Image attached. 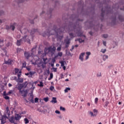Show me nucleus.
Instances as JSON below:
<instances>
[{
	"mask_svg": "<svg viewBox=\"0 0 124 124\" xmlns=\"http://www.w3.org/2000/svg\"><path fill=\"white\" fill-rule=\"evenodd\" d=\"M78 17L79 16L76 15H72L70 18L64 20L65 23L62 25V27L58 28L57 25H54L53 29L47 30L45 32V34L48 37L55 35V37L58 40H62L63 38V35H60L61 33H62L64 31H74L78 36H83V33L81 32V27L78 22L83 21V19H77Z\"/></svg>",
	"mask_w": 124,
	"mask_h": 124,
	"instance_id": "obj_1",
	"label": "nucleus"
},
{
	"mask_svg": "<svg viewBox=\"0 0 124 124\" xmlns=\"http://www.w3.org/2000/svg\"><path fill=\"white\" fill-rule=\"evenodd\" d=\"M110 1V0H104L103 3H98V5L99 6V9H101V20L102 22L104 19V15H106L107 16L112 14L111 16V23L113 25H116V21L117 20V15H119V13L116 12L113 13V11H117L121 6H119V4H116L113 5L112 10H111V7L108 5V2Z\"/></svg>",
	"mask_w": 124,
	"mask_h": 124,
	"instance_id": "obj_2",
	"label": "nucleus"
},
{
	"mask_svg": "<svg viewBox=\"0 0 124 124\" xmlns=\"http://www.w3.org/2000/svg\"><path fill=\"white\" fill-rule=\"evenodd\" d=\"M23 88H24L23 85L20 84L18 86L17 90H18L19 93L22 94V96L26 97L27 95H28V90H22Z\"/></svg>",
	"mask_w": 124,
	"mask_h": 124,
	"instance_id": "obj_3",
	"label": "nucleus"
},
{
	"mask_svg": "<svg viewBox=\"0 0 124 124\" xmlns=\"http://www.w3.org/2000/svg\"><path fill=\"white\" fill-rule=\"evenodd\" d=\"M48 52H46L47 54H51V56H54L55 55V52H56V46H53L48 47L47 49Z\"/></svg>",
	"mask_w": 124,
	"mask_h": 124,
	"instance_id": "obj_4",
	"label": "nucleus"
},
{
	"mask_svg": "<svg viewBox=\"0 0 124 124\" xmlns=\"http://www.w3.org/2000/svg\"><path fill=\"white\" fill-rule=\"evenodd\" d=\"M14 63V62L13 60L10 59H8V61H4V63H3V67L4 69H6L7 68V65L5 64H8V65H12Z\"/></svg>",
	"mask_w": 124,
	"mask_h": 124,
	"instance_id": "obj_5",
	"label": "nucleus"
},
{
	"mask_svg": "<svg viewBox=\"0 0 124 124\" xmlns=\"http://www.w3.org/2000/svg\"><path fill=\"white\" fill-rule=\"evenodd\" d=\"M78 6L79 7L78 9H81V12H83L84 11V1L82 0H80L78 2Z\"/></svg>",
	"mask_w": 124,
	"mask_h": 124,
	"instance_id": "obj_6",
	"label": "nucleus"
},
{
	"mask_svg": "<svg viewBox=\"0 0 124 124\" xmlns=\"http://www.w3.org/2000/svg\"><path fill=\"white\" fill-rule=\"evenodd\" d=\"M6 119H8V117L6 115L1 116V117L0 118V121H1V124H5V121H6Z\"/></svg>",
	"mask_w": 124,
	"mask_h": 124,
	"instance_id": "obj_7",
	"label": "nucleus"
},
{
	"mask_svg": "<svg viewBox=\"0 0 124 124\" xmlns=\"http://www.w3.org/2000/svg\"><path fill=\"white\" fill-rule=\"evenodd\" d=\"M32 55H33V53H30L29 52H24V56L26 58V59H27V60H29L30 58H31V56H32Z\"/></svg>",
	"mask_w": 124,
	"mask_h": 124,
	"instance_id": "obj_8",
	"label": "nucleus"
},
{
	"mask_svg": "<svg viewBox=\"0 0 124 124\" xmlns=\"http://www.w3.org/2000/svg\"><path fill=\"white\" fill-rule=\"evenodd\" d=\"M27 35H24L22 39L24 40L25 42H27L28 43H29V44H31V40H30V39H27Z\"/></svg>",
	"mask_w": 124,
	"mask_h": 124,
	"instance_id": "obj_9",
	"label": "nucleus"
},
{
	"mask_svg": "<svg viewBox=\"0 0 124 124\" xmlns=\"http://www.w3.org/2000/svg\"><path fill=\"white\" fill-rule=\"evenodd\" d=\"M93 21H91L89 22V25L90 26V27H91V28H93L94 30H95V31H97L96 29H95V27H96V28H97V27H98V25H93Z\"/></svg>",
	"mask_w": 124,
	"mask_h": 124,
	"instance_id": "obj_10",
	"label": "nucleus"
},
{
	"mask_svg": "<svg viewBox=\"0 0 124 124\" xmlns=\"http://www.w3.org/2000/svg\"><path fill=\"white\" fill-rule=\"evenodd\" d=\"M8 120H9V122L11 123V124H14L15 123V118L13 116H11L10 118H8Z\"/></svg>",
	"mask_w": 124,
	"mask_h": 124,
	"instance_id": "obj_11",
	"label": "nucleus"
},
{
	"mask_svg": "<svg viewBox=\"0 0 124 124\" xmlns=\"http://www.w3.org/2000/svg\"><path fill=\"white\" fill-rule=\"evenodd\" d=\"M4 115L6 116H8V117H9V116H10V111L9 110V108L8 107H7L6 108V112Z\"/></svg>",
	"mask_w": 124,
	"mask_h": 124,
	"instance_id": "obj_12",
	"label": "nucleus"
},
{
	"mask_svg": "<svg viewBox=\"0 0 124 124\" xmlns=\"http://www.w3.org/2000/svg\"><path fill=\"white\" fill-rule=\"evenodd\" d=\"M84 56H85V52L81 53L79 55V59L81 61V62H83L84 61Z\"/></svg>",
	"mask_w": 124,
	"mask_h": 124,
	"instance_id": "obj_13",
	"label": "nucleus"
},
{
	"mask_svg": "<svg viewBox=\"0 0 124 124\" xmlns=\"http://www.w3.org/2000/svg\"><path fill=\"white\" fill-rule=\"evenodd\" d=\"M17 26V23H14L12 25H10V29L12 31H15V26Z\"/></svg>",
	"mask_w": 124,
	"mask_h": 124,
	"instance_id": "obj_14",
	"label": "nucleus"
},
{
	"mask_svg": "<svg viewBox=\"0 0 124 124\" xmlns=\"http://www.w3.org/2000/svg\"><path fill=\"white\" fill-rule=\"evenodd\" d=\"M19 31L21 32V33H23L24 34H26L27 32H29V30L26 28L23 29L22 31V29H20Z\"/></svg>",
	"mask_w": 124,
	"mask_h": 124,
	"instance_id": "obj_15",
	"label": "nucleus"
},
{
	"mask_svg": "<svg viewBox=\"0 0 124 124\" xmlns=\"http://www.w3.org/2000/svg\"><path fill=\"white\" fill-rule=\"evenodd\" d=\"M21 117L20 115H19L18 114H15V120H16V121H19V120H20Z\"/></svg>",
	"mask_w": 124,
	"mask_h": 124,
	"instance_id": "obj_16",
	"label": "nucleus"
},
{
	"mask_svg": "<svg viewBox=\"0 0 124 124\" xmlns=\"http://www.w3.org/2000/svg\"><path fill=\"white\" fill-rule=\"evenodd\" d=\"M3 97L5 99H6L7 100L9 99V96H7L8 95V94H6V92L4 91L3 92Z\"/></svg>",
	"mask_w": 124,
	"mask_h": 124,
	"instance_id": "obj_17",
	"label": "nucleus"
},
{
	"mask_svg": "<svg viewBox=\"0 0 124 124\" xmlns=\"http://www.w3.org/2000/svg\"><path fill=\"white\" fill-rule=\"evenodd\" d=\"M52 11H53V9H50L49 12H47V16L49 18L52 17Z\"/></svg>",
	"mask_w": 124,
	"mask_h": 124,
	"instance_id": "obj_18",
	"label": "nucleus"
},
{
	"mask_svg": "<svg viewBox=\"0 0 124 124\" xmlns=\"http://www.w3.org/2000/svg\"><path fill=\"white\" fill-rule=\"evenodd\" d=\"M118 18L119 19L120 22H124V16H122V15H118Z\"/></svg>",
	"mask_w": 124,
	"mask_h": 124,
	"instance_id": "obj_19",
	"label": "nucleus"
},
{
	"mask_svg": "<svg viewBox=\"0 0 124 124\" xmlns=\"http://www.w3.org/2000/svg\"><path fill=\"white\" fill-rule=\"evenodd\" d=\"M65 54L66 56H71V57H72V54H71L70 51L67 49L65 50Z\"/></svg>",
	"mask_w": 124,
	"mask_h": 124,
	"instance_id": "obj_20",
	"label": "nucleus"
},
{
	"mask_svg": "<svg viewBox=\"0 0 124 124\" xmlns=\"http://www.w3.org/2000/svg\"><path fill=\"white\" fill-rule=\"evenodd\" d=\"M52 103H57L58 102V101H57V98L56 97H52V100L50 101Z\"/></svg>",
	"mask_w": 124,
	"mask_h": 124,
	"instance_id": "obj_21",
	"label": "nucleus"
},
{
	"mask_svg": "<svg viewBox=\"0 0 124 124\" xmlns=\"http://www.w3.org/2000/svg\"><path fill=\"white\" fill-rule=\"evenodd\" d=\"M37 31V29H33L31 32V35L34 34L35 32H36Z\"/></svg>",
	"mask_w": 124,
	"mask_h": 124,
	"instance_id": "obj_22",
	"label": "nucleus"
},
{
	"mask_svg": "<svg viewBox=\"0 0 124 124\" xmlns=\"http://www.w3.org/2000/svg\"><path fill=\"white\" fill-rule=\"evenodd\" d=\"M16 82L18 83H23L24 82V78H19V79H18L16 80Z\"/></svg>",
	"mask_w": 124,
	"mask_h": 124,
	"instance_id": "obj_23",
	"label": "nucleus"
},
{
	"mask_svg": "<svg viewBox=\"0 0 124 124\" xmlns=\"http://www.w3.org/2000/svg\"><path fill=\"white\" fill-rule=\"evenodd\" d=\"M75 41H78L79 43H83V42H85L84 40H82V39H80V38L76 40Z\"/></svg>",
	"mask_w": 124,
	"mask_h": 124,
	"instance_id": "obj_24",
	"label": "nucleus"
},
{
	"mask_svg": "<svg viewBox=\"0 0 124 124\" xmlns=\"http://www.w3.org/2000/svg\"><path fill=\"white\" fill-rule=\"evenodd\" d=\"M28 81H25L23 84H21L22 86H23V88H27V86H28Z\"/></svg>",
	"mask_w": 124,
	"mask_h": 124,
	"instance_id": "obj_25",
	"label": "nucleus"
},
{
	"mask_svg": "<svg viewBox=\"0 0 124 124\" xmlns=\"http://www.w3.org/2000/svg\"><path fill=\"white\" fill-rule=\"evenodd\" d=\"M108 59V55H104L103 56V61H105L106 60Z\"/></svg>",
	"mask_w": 124,
	"mask_h": 124,
	"instance_id": "obj_26",
	"label": "nucleus"
},
{
	"mask_svg": "<svg viewBox=\"0 0 124 124\" xmlns=\"http://www.w3.org/2000/svg\"><path fill=\"white\" fill-rule=\"evenodd\" d=\"M21 42H22V39H20L17 41L16 45L17 46H20L21 45Z\"/></svg>",
	"mask_w": 124,
	"mask_h": 124,
	"instance_id": "obj_27",
	"label": "nucleus"
},
{
	"mask_svg": "<svg viewBox=\"0 0 124 124\" xmlns=\"http://www.w3.org/2000/svg\"><path fill=\"white\" fill-rule=\"evenodd\" d=\"M25 0H15V1H16L17 3H20L21 2H24V1H25Z\"/></svg>",
	"mask_w": 124,
	"mask_h": 124,
	"instance_id": "obj_28",
	"label": "nucleus"
},
{
	"mask_svg": "<svg viewBox=\"0 0 124 124\" xmlns=\"http://www.w3.org/2000/svg\"><path fill=\"white\" fill-rule=\"evenodd\" d=\"M108 105H109V102H108V101H106V102L105 103V104L104 105V107H105V108H106Z\"/></svg>",
	"mask_w": 124,
	"mask_h": 124,
	"instance_id": "obj_29",
	"label": "nucleus"
},
{
	"mask_svg": "<svg viewBox=\"0 0 124 124\" xmlns=\"http://www.w3.org/2000/svg\"><path fill=\"white\" fill-rule=\"evenodd\" d=\"M3 45V39H0V47Z\"/></svg>",
	"mask_w": 124,
	"mask_h": 124,
	"instance_id": "obj_30",
	"label": "nucleus"
},
{
	"mask_svg": "<svg viewBox=\"0 0 124 124\" xmlns=\"http://www.w3.org/2000/svg\"><path fill=\"white\" fill-rule=\"evenodd\" d=\"M88 112L91 115V117H95V116H96V114H93V112L92 111H89Z\"/></svg>",
	"mask_w": 124,
	"mask_h": 124,
	"instance_id": "obj_31",
	"label": "nucleus"
},
{
	"mask_svg": "<svg viewBox=\"0 0 124 124\" xmlns=\"http://www.w3.org/2000/svg\"><path fill=\"white\" fill-rule=\"evenodd\" d=\"M60 63H61V66H64V63H66V62L65 61H61L60 62Z\"/></svg>",
	"mask_w": 124,
	"mask_h": 124,
	"instance_id": "obj_32",
	"label": "nucleus"
},
{
	"mask_svg": "<svg viewBox=\"0 0 124 124\" xmlns=\"http://www.w3.org/2000/svg\"><path fill=\"white\" fill-rule=\"evenodd\" d=\"M22 50L23 49H22V48H17L16 49V52L17 53H21V52H22Z\"/></svg>",
	"mask_w": 124,
	"mask_h": 124,
	"instance_id": "obj_33",
	"label": "nucleus"
},
{
	"mask_svg": "<svg viewBox=\"0 0 124 124\" xmlns=\"http://www.w3.org/2000/svg\"><path fill=\"white\" fill-rule=\"evenodd\" d=\"M51 79H53V73H50V77L48 78V80H50Z\"/></svg>",
	"mask_w": 124,
	"mask_h": 124,
	"instance_id": "obj_34",
	"label": "nucleus"
},
{
	"mask_svg": "<svg viewBox=\"0 0 124 124\" xmlns=\"http://www.w3.org/2000/svg\"><path fill=\"white\" fill-rule=\"evenodd\" d=\"M68 91H70V88L69 87H67L65 90H64V92L65 93H68Z\"/></svg>",
	"mask_w": 124,
	"mask_h": 124,
	"instance_id": "obj_35",
	"label": "nucleus"
},
{
	"mask_svg": "<svg viewBox=\"0 0 124 124\" xmlns=\"http://www.w3.org/2000/svg\"><path fill=\"white\" fill-rule=\"evenodd\" d=\"M24 121H25V124H29V123H30V121H29V119H28V118H25Z\"/></svg>",
	"mask_w": 124,
	"mask_h": 124,
	"instance_id": "obj_36",
	"label": "nucleus"
},
{
	"mask_svg": "<svg viewBox=\"0 0 124 124\" xmlns=\"http://www.w3.org/2000/svg\"><path fill=\"white\" fill-rule=\"evenodd\" d=\"M44 100L46 102H48V101H49V98H48V97L44 98Z\"/></svg>",
	"mask_w": 124,
	"mask_h": 124,
	"instance_id": "obj_37",
	"label": "nucleus"
},
{
	"mask_svg": "<svg viewBox=\"0 0 124 124\" xmlns=\"http://www.w3.org/2000/svg\"><path fill=\"white\" fill-rule=\"evenodd\" d=\"M60 110L61 111H63V112H64L65 111V108L62 107H60Z\"/></svg>",
	"mask_w": 124,
	"mask_h": 124,
	"instance_id": "obj_38",
	"label": "nucleus"
},
{
	"mask_svg": "<svg viewBox=\"0 0 124 124\" xmlns=\"http://www.w3.org/2000/svg\"><path fill=\"white\" fill-rule=\"evenodd\" d=\"M103 37H104V38H107L108 37V34H103Z\"/></svg>",
	"mask_w": 124,
	"mask_h": 124,
	"instance_id": "obj_39",
	"label": "nucleus"
},
{
	"mask_svg": "<svg viewBox=\"0 0 124 124\" xmlns=\"http://www.w3.org/2000/svg\"><path fill=\"white\" fill-rule=\"evenodd\" d=\"M22 73V72L21 71L19 72V74L17 75V79H20V77H21V74Z\"/></svg>",
	"mask_w": 124,
	"mask_h": 124,
	"instance_id": "obj_40",
	"label": "nucleus"
},
{
	"mask_svg": "<svg viewBox=\"0 0 124 124\" xmlns=\"http://www.w3.org/2000/svg\"><path fill=\"white\" fill-rule=\"evenodd\" d=\"M30 102H31V103H34V100H33V96H31V99L30 100Z\"/></svg>",
	"mask_w": 124,
	"mask_h": 124,
	"instance_id": "obj_41",
	"label": "nucleus"
},
{
	"mask_svg": "<svg viewBox=\"0 0 124 124\" xmlns=\"http://www.w3.org/2000/svg\"><path fill=\"white\" fill-rule=\"evenodd\" d=\"M15 71L16 74H17V73H19V69H18V68H15Z\"/></svg>",
	"mask_w": 124,
	"mask_h": 124,
	"instance_id": "obj_42",
	"label": "nucleus"
},
{
	"mask_svg": "<svg viewBox=\"0 0 124 124\" xmlns=\"http://www.w3.org/2000/svg\"><path fill=\"white\" fill-rule=\"evenodd\" d=\"M43 61H44V63H43L44 64H47V62H46L47 61V58H44Z\"/></svg>",
	"mask_w": 124,
	"mask_h": 124,
	"instance_id": "obj_43",
	"label": "nucleus"
},
{
	"mask_svg": "<svg viewBox=\"0 0 124 124\" xmlns=\"http://www.w3.org/2000/svg\"><path fill=\"white\" fill-rule=\"evenodd\" d=\"M39 87H43V82L42 81L40 82V84H38Z\"/></svg>",
	"mask_w": 124,
	"mask_h": 124,
	"instance_id": "obj_44",
	"label": "nucleus"
},
{
	"mask_svg": "<svg viewBox=\"0 0 124 124\" xmlns=\"http://www.w3.org/2000/svg\"><path fill=\"white\" fill-rule=\"evenodd\" d=\"M58 56L59 57H62V52H58Z\"/></svg>",
	"mask_w": 124,
	"mask_h": 124,
	"instance_id": "obj_45",
	"label": "nucleus"
},
{
	"mask_svg": "<svg viewBox=\"0 0 124 124\" xmlns=\"http://www.w3.org/2000/svg\"><path fill=\"white\" fill-rule=\"evenodd\" d=\"M4 14V11H0V16H1Z\"/></svg>",
	"mask_w": 124,
	"mask_h": 124,
	"instance_id": "obj_46",
	"label": "nucleus"
},
{
	"mask_svg": "<svg viewBox=\"0 0 124 124\" xmlns=\"http://www.w3.org/2000/svg\"><path fill=\"white\" fill-rule=\"evenodd\" d=\"M98 102V98H95L94 99V102L95 104H97Z\"/></svg>",
	"mask_w": 124,
	"mask_h": 124,
	"instance_id": "obj_47",
	"label": "nucleus"
},
{
	"mask_svg": "<svg viewBox=\"0 0 124 124\" xmlns=\"http://www.w3.org/2000/svg\"><path fill=\"white\" fill-rule=\"evenodd\" d=\"M54 89H55V87L54 86H50L49 88L50 91H51L52 92L54 90Z\"/></svg>",
	"mask_w": 124,
	"mask_h": 124,
	"instance_id": "obj_48",
	"label": "nucleus"
},
{
	"mask_svg": "<svg viewBox=\"0 0 124 124\" xmlns=\"http://www.w3.org/2000/svg\"><path fill=\"white\" fill-rule=\"evenodd\" d=\"M93 112L95 114V115H97V112H98V111H97V109H94L93 110Z\"/></svg>",
	"mask_w": 124,
	"mask_h": 124,
	"instance_id": "obj_49",
	"label": "nucleus"
},
{
	"mask_svg": "<svg viewBox=\"0 0 124 124\" xmlns=\"http://www.w3.org/2000/svg\"><path fill=\"white\" fill-rule=\"evenodd\" d=\"M101 52L103 53V54H104L105 52H106V49H102L101 50Z\"/></svg>",
	"mask_w": 124,
	"mask_h": 124,
	"instance_id": "obj_50",
	"label": "nucleus"
},
{
	"mask_svg": "<svg viewBox=\"0 0 124 124\" xmlns=\"http://www.w3.org/2000/svg\"><path fill=\"white\" fill-rule=\"evenodd\" d=\"M69 35L72 38L75 37L74 35H73V33H70Z\"/></svg>",
	"mask_w": 124,
	"mask_h": 124,
	"instance_id": "obj_51",
	"label": "nucleus"
},
{
	"mask_svg": "<svg viewBox=\"0 0 124 124\" xmlns=\"http://www.w3.org/2000/svg\"><path fill=\"white\" fill-rule=\"evenodd\" d=\"M39 55H42L43 54V50H39L38 51Z\"/></svg>",
	"mask_w": 124,
	"mask_h": 124,
	"instance_id": "obj_52",
	"label": "nucleus"
},
{
	"mask_svg": "<svg viewBox=\"0 0 124 124\" xmlns=\"http://www.w3.org/2000/svg\"><path fill=\"white\" fill-rule=\"evenodd\" d=\"M6 30H11L10 26L6 25Z\"/></svg>",
	"mask_w": 124,
	"mask_h": 124,
	"instance_id": "obj_53",
	"label": "nucleus"
},
{
	"mask_svg": "<svg viewBox=\"0 0 124 124\" xmlns=\"http://www.w3.org/2000/svg\"><path fill=\"white\" fill-rule=\"evenodd\" d=\"M97 77H100L101 76V73H98L96 75Z\"/></svg>",
	"mask_w": 124,
	"mask_h": 124,
	"instance_id": "obj_54",
	"label": "nucleus"
},
{
	"mask_svg": "<svg viewBox=\"0 0 124 124\" xmlns=\"http://www.w3.org/2000/svg\"><path fill=\"white\" fill-rule=\"evenodd\" d=\"M37 111H38L39 112H40V113H43V110L40 109V108H38L37 109Z\"/></svg>",
	"mask_w": 124,
	"mask_h": 124,
	"instance_id": "obj_55",
	"label": "nucleus"
},
{
	"mask_svg": "<svg viewBox=\"0 0 124 124\" xmlns=\"http://www.w3.org/2000/svg\"><path fill=\"white\" fill-rule=\"evenodd\" d=\"M65 44H68L69 45V44H70V41H69V40H68L65 42Z\"/></svg>",
	"mask_w": 124,
	"mask_h": 124,
	"instance_id": "obj_56",
	"label": "nucleus"
},
{
	"mask_svg": "<svg viewBox=\"0 0 124 124\" xmlns=\"http://www.w3.org/2000/svg\"><path fill=\"white\" fill-rule=\"evenodd\" d=\"M35 103H37L38 102V98H35L34 100Z\"/></svg>",
	"mask_w": 124,
	"mask_h": 124,
	"instance_id": "obj_57",
	"label": "nucleus"
},
{
	"mask_svg": "<svg viewBox=\"0 0 124 124\" xmlns=\"http://www.w3.org/2000/svg\"><path fill=\"white\" fill-rule=\"evenodd\" d=\"M51 62L52 63H55V62H56V59L55 58L52 59Z\"/></svg>",
	"mask_w": 124,
	"mask_h": 124,
	"instance_id": "obj_58",
	"label": "nucleus"
},
{
	"mask_svg": "<svg viewBox=\"0 0 124 124\" xmlns=\"http://www.w3.org/2000/svg\"><path fill=\"white\" fill-rule=\"evenodd\" d=\"M108 68H109V69H111L112 68V67H113V65L111 64L109 65V66H108Z\"/></svg>",
	"mask_w": 124,
	"mask_h": 124,
	"instance_id": "obj_59",
	"label": "nucleus"
},
{
	"mask_svg": "<svg viewBox=\"0 0 124 124\" xmlns=\"http://www.w3.org/2000/svg\"><path fill=\"white\" fill-rule=\"evenodd\" d=\"M29 74H30V75H31V76H32V75H33L34 74V73H33V72H31V71H30V72H29Z\"/></svg>",
	"mask_w": 124,
	"mask_h": 124,
	"instance_id": "obj_60",
	"label": "nucleus"
},
{
	"mask_svg": "<svg viewBox=\"0 0 124 124\" xmlns=\"http://www.w3.org/2000/svg\"><path fill=\"white\" fill-rule=\"evenodd\" d=\"M61 50H62V47L61 46L57 48V51H61Z\"/></svg>",
	"mask_w": 124,
	"mask_h": 124,
	"instance_id": "obj_61",
	"label": "nucleus"
},
{
	"mask_svg": "<svg viewBox=\"0 0 124 124\" xmlns=\"http://www.w3.org/2000/svg\"><path fill=\"white\" fill-rule=\"evenodd\" d=\"M55 113L56 114H61V112L59 110H56Z\"/></svg>",
	"mask_w": 124,
	"mask_h": 124,
	"instance_id": "obj_62",
	"label": "nucleus"
},
{
	"mask_svg": "<svg viewBox=\"0 0 124 124\" xmlns=\"http://www.w3.org/2000/svg\"><path fill=\"white\" fill-rule=\"evenodd\" d=\"M86 55H87V56H89L91 55V52H87Z\"/></svg>",
	"mask_w": 124,
	"mask_h": 124,
	"instance_id": "obj_63",
	"label": "nucleus"
},
{
	"mask_svg": "<svg viewBox=\"0 0 124 124\" xmlns=\"http://www.w3.org/2000/svg\"><path fill=\"white\" fill-rule=\"evenodd\" d=\"M120 10H123L124 11V6H123V8L120 7Z\"/></svg>",
	"mask_w": 124,
	"mask_h": 124,
	"instance_id": "obj_64",
	"label": "nucleus"
}]
</instances>
